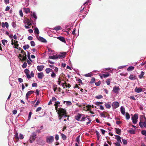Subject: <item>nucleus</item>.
Masks as SVG:
<instances>
[{
  "mask_svg": "<svg viewBox=\"0 0 146 146\" xmlns=\"http://www.w3.org/2000/svg\"><path fill=\"white\" fill-rule=\"evenodd\" d=\"M12 25L13 28L15 27L16 26V22L14 21L12 22Z\"/></svg>",
  "mask_w": 146,
  "mask_h": 146,
  "instance_id": "nucleus-52",
  "label": "nucleus"
},
{
  "mask_svg": "<svg viewBox=\"0 0 146 146\" xmlns=\"http://www.w3.org/2000/svg\"><path fill=\"white\" fill-rule=\"evenodd\" d=\"M38 77L39 79H42L44 76V74L42 72L38 73Z\"/></svg>",
  "mask_w": 146,
  "mask_h": 146,
  "instance_id": "nucleus-17",
  "label": "nucleus"
},
{
  "mask_svg": "<svg viewBox=\"0 0 146 146\" xmlns=\"http://www.w3.org/2000/svg\"><path fill=\"white\" fill-rule=\"evenodd\" d=\"M45 71L47 74H49L50 72L49 68H46L45 70Z\"/></svg>",
  "mask_w": 146,
  "mask_h": 146,
  "instance_id": "nucleus-62",
  "label": "nucleus"
},
{
  "mask_svg": "<svg viewBox=\"0 0 146 146\" xmlns=\"http://www.w3.org/2000/svg\"><path fill=\"white\" fill-rule=\"evenodd\" d=\"M129 78L131 80H135L136 79V76L131 74L129 76Z\"/></svg>",
  "mask_w": 146,
  "mask_h": 146,
  "instance_id": "nucleus-23",
  "label": "nucleus"
},
{
  "mask_svg": "<svg viewBox=\"0 0 146 146\" xmlns=\"http://www.w3.org/2000/svg\"><path fill=\"white\" fill-rule=\"evenodd\" d=\"M40 103V102L39 100H38L36 102L35 105V107H36L37 106H38Z\"/></svg>",
  "mask_w": 146,
  "mask_h": 146,
  "instance_id": "nucleus-60",
  "label": "nucleus"
},
{
  "mask_svg": "<svg viewBox=\"0 0 146 146\" xmlns=\"http://www.w3.org/2000/svg\"><path fill=\"white\" fill-rule=\"evenodd\" d=\"M54 140V137L52 136H47L46 138V142L49 144L52 143L53 142Z\"/></svg>",
  "mask_w": 146,
  "mask_h": 146,
  "instance_id": "nucleus-2",
  "label": "nucleus"
},
{
  "mask_svg": "<svg viewBox=\"0 0 146 146\" xmlns=\"http://www.w3.org/2000/svg\"><path fill=\"white\" fill-rule=\"evenodd\" d=\"M115 130L116 133L118 135H120L121 134V130L117 128H115Z\"/></svg>",
  "mask_w": 146,
  "mask_h": 146,
  "instance_id": "nucleus-22",
  "label": "nucleus"
},
{
  "mask_svg": "<svg viewBox=\"0 0 146 146\" xmlns=\"http://www.w3.org/2000/svg\"><path fill=\"white\" fill-rule=\"evenodd\" d=\"M129 132L130 133L133 134L135 133V131L134 130L132 129H131L129 130Z\"/></svg>",
  "mask_w": 146,
  "mask_h": 146,
  "instance_id": "nucleus-38",
  "label": "nucleus"
},
{
  "mask_svg": "<svg viewBox=\"0 0 146 146\" xmlns=\"http://www.w3.org/2000/svg\"><path fill=\"white\" fill-rule=\"evenodd\" d=\"M119 142H117L116 143H113V144L116 146H121Z\"/></svg>",
  "mask_w": 146,
  "mask_h": 146,
  "instance_id": "nucleus-39",
  "label": "nucleus"
},
{
  "mask_svg": "<svg viewBox=\"0 0 146 146\" xmlns=\"http://www.w3.org/2000/svg\"><path fill=\"white\" fill-rule=\"evenodd\" d=\"M100 115L102 117H106V116L105 114L103 113H100Z\"/></svg>",
  "mask_w": 146,
  "mask_h": 146,
  "instance_id": "nucleus-58",
  "label": "nucleus"
},
{
  "mask_svg": "<svg viewBox=\"0 0 146 146\" xmlns=\"http://www.w3.org/2000/svg\"><path fill=\"white\" fill-rule=\"evenodd\" d=\"M31 115L32 112L31 111H30L29 113L28 120H29L30 119Z\"/></svg>",
  "mask_w": 146,
  "mask_h": 146,
  "instance_id": "nucleus-54",
  "label": "nucleus"
},
{
  "mask_svg": "<svg viewBox=\"0 0 146 146\" xmlns=\"http://www.w3.org/2000/svg\"><path fill=\"white\" fill-rule=\"evenodd\" d=\"M61 29V28L60 26H57L55 27L54 29L56 31H58Z\"/></svg>",
  "mask_w": 146,
  "mask_h": 146,
  "instance_id": "nucleus-32",
  "label": "nucleus"
},
{
  "mask_svg": "<svg viewBox=\"0 0 146 146\" xmlns=\"http://www.w3.org/2000/svg\"><path fill=\"white\" fill-rule=\"evenodd\" d=\"M110 74L109 73L104 74L102 75H100L101 78L102 79L103 77L104 78L107 77L109 76Z\"/></svg>",
  "mask_w": 146,
  "mask_h": 146,
  "instance_id": "nucleus-20",
  "label": "nucleus"
},
{
  "mask_svg": "<svg viewBox=\"0 0 146 146\" xmlns=\"http://www.w3.org/2000/svg\"><path fill=\"white\" fill-rule=\"evenodd\" d=\"M144 72L143 71H142L141 73V74L139 75V78L141 79L143 77L144 75Z\"/></svg>",
  "mask_w": 146,
  "mask_h": 146,
  "instance_id": "nucleus-31",
  "label": "nucleus"
},
{
  "mask_svg": "<svg viewBox=\"0 0 146 146\" xmlns=\"http://www.w3.org/2000/svg\"><path fill=\"white\" fill-rule=\"evenodd\" d=\"M119 86H114L113 88V91L115 93L118 92L119 90Z\"/></svg>",
  "mask_w": 146,
  "mask_h": 146,
  "instance_id": "nucleus-11",
  "label": "nucleus"
},
{
  "mask_svg": "<svg viewBox=\"0 0 146 146\" xmlns=\"http://www.w3.org/2000/svg\"><path fill=\"white\" fill-rule=\"evenodd\" d=\"M126 118L127 119H129L130 118V115L129 113L127 112L125 114Z\"/></svg>",
  "mask_w": 146,
  "mask_h": 146,
  "instance_id": "nucleus-35",
  "label": "nucleus"
},
{
  "mask_svg": "<svg viewBox=\"0 0 146 146\" xmlns=\"http://www.w3.org/2000/svg\"><path fill=\"white\" fill-rule=\"evenodd\" d=\"M134 67L133 66H129L127 69L128 71H131L134 69Z\"/></svg>",
  "mask_w": 146,
  "mask_h": 146,
  "instance_id": "nucleus-26",
  "label": "nucleus"
},
{
  "mask_svg": "<svg viewBox=\"0 0 146 146\" xmlns=\"http://www.w3.org/2000/svg\"><path fill=\"white\" fill-rule=\"evenodd\" d=\"M25 21L26 23L27 24V25L28 26H31L32 25L31 23L30 20L28 18H26L25 19Z\"/></svg>",
  "mask_w": 146,
  "mask_h": 146,
  "instance_id": "nucleus-19",
  "label": "nucleus"
},
{
  "mask_svg": "<svg viewBox=\"0 0 146 146\" xmlns=\"http://www.w3.org/2000/svg\"><path fill=\"white\" fill-rule=\"evenodd\" d=\"M115 136L116 137L115 139L117 140V142H120L121 143V138L120 136L119 135H115Z\"/></svg>",
  "mask_w": 146,
  "mask_h": 146,
  "instance_id": "nucleus-24",
  "label": "nucleus"
},
{
  "mask_svg": "<svg viewBox=\"0 0 146 146\" xmlns=\"http://www.w3.org/2000/svg\"><path fill=\"white\" fill-rule=\"evenodd\" d=\"M139 125L141 128L143 127L146 128V118H145L144 121H142L141 120L139 123Z\"/></svg>",
  "mask_w": 146,
  "mask_h": 146,
  "instance_id": "nucleus-4",
  "label": "nucleus"
},
{
  "mask_svg": "<svg viewBox=\"0 0 146 146\" xmlns=\"http://www.w3.org/2000/svg\"><path fill=\"white\" fill-rule=\"evenodd\" d=\"M122 142L124 144H126L127 143V141L125 139H122Z\"/></svg>",
  "mask_w": 146,
  "mask_h": 146,
  "instance_id": "nucleus-59",
  "label": "nucleus"
},
{
  "mask_svg": "<svg viewBox=\"0 0 146 146\" xmlns=\"http://www.w3.org/2000/svg\"><path fill=\"white\" fill-rule=\"evenodd\" d=\"M51 76L52 78H54L56 76V74L54 73L53 72H52V74L51 75Z\"/></svg>",
  "mask_w": 146,
  "mask_h": 146,
  "instance_id": "nucleus-51",
  "label": "nucleus"
},
{
  "mask_svg": "<svg viewBox=\"0 0 146 146\" xmlns=\"http://www.w3.org/2000/svg\"><path fill=\"white\" fill-rule=\"evenodd\" d=\"M23 10H24L25 13H28L30 12V9L29 8H24Z\"/></svg>",
  "mask_w": 146,
  "mask_h": 146,
  "instance_id": "nucleus-29",
  "label": "nucleus"
},
{
  "mask_svg": "<svg viewBox=\"0 0 146 146\" xmlns=\"http://www.w3.org/2000/svg\"><path fill=\"white\" fill-rule=\"evenodd\" d=\"M29 70L28 69H27L24 70V72L26 74L27 78L29 79L31 78V76L29 74Z\"/></svg>",
  "mask_w": 146,
  "mask_h": 146,
  "instance_id": "nucleus-7",
  "label": "nucleus"
},
{
  "mask_svg": "<svg viewBox=\"0 0 146 146\" xmlns=\"http://www.w3.org/2000/svg\"><path fill=\"white\" fill-rule=\"evenodd\" d=\"M66 52H64L63 53L61 54V55H57V58H64L65 57Z\"/></svg>",
  "mask_w": 146,
  "mask_h": 146,
  "instance_id": "nucleus-18",
  "label": "nucleus"
},
{
  "mask_svg": "<svg viewBox=\"0 0 146 146\" xmlns=\"http://www.w3.org/2000/svg\"><path fill=\"white\" fill-rule=\"evenodd\" d=\"M60 133L62 139L64 140H66V136L62 133Z\"/></svg>",
  "mask_w": 146,
  "mask_h": 146,
  "instance_id": "nucleus-28",
  "label": "nucleus"
},
{
  "mask_svg": "<svg viewBox=\"0 0 146 146\" xmlns=\"http://www.w3.org/2000/svg\"><path fill=\"white\" fill-rule=\"evenodd\" d=\"M27 66V64L26 62H25L22 65V67L23 68H26V67Z\"/></svg>",
  "mask_w": 146,
  "mask_h": 146,
  "instance_id": "nucleus-37",
  "label": "nucleus"
},
{
  "mask_svg": "<svg viewBox=\"0 0 146 146\" xmlns=\"http://www.w3.org/2000/svg\"><path fill=\"white\" fill-rule=\"evenodd\" d=\"M7 40H2V44L4 45H5V42H6V43L7 42Z\"/></svg>",
  "mask_w": 146,
  "mask_h": 146,
  "instance_id": "nucleus-50",
  "label": "nucleus"
},
{
  "mask_svg": "<svg viewBox=\"0 0 146 146\" xmlns=\"http://www.w3.org/2000/svg\"><path fill=\"white\" fill-rule=\"evenodd\" d=\"M105 106L106 108L108 109H110L111 108V106L108 104H105Z\"/></svg>",
  "mask_w": 146,
  "mask_h": 146,
  "instance_id": "nucleus-44",
  "label": "nucleus"
},
{
  "mask_svg": "<svg viewBox=\"0 0 146 146\" xmlns=\"http://www.w3.org/2000/svg\"><path fill=\"white\" fill-rule=\"evenodd\" d=\"M37 38L38 40L40 41L41 42H47L46 40L45 39L43 38L41 36H39L38 37H37Z\"/></svg>",
  "mask_w": 146,
  "mask_h": 146,
  "instance_id": "nucleus-10",
  "label": "nucleus"
},
{
  "mask_svg": "<svg viewBox=\"0 0 146 146\" xmlns=\"http://www.w3.org/2000/svg\"><path fill=\"white\" fill-rule=\"evenodd\" d=\"M33 17L35 19H36L37 18V17L36 16L35 13L33 12Z\"/></svg>",
  "mask_w": 146,
  "mask_h": 146,
  "instance_id": "nucleus-53",
  "label": "nucleus"
},
{
  "mask_svg": "<svg viewBox=\"0 0 146 146\" xmlns=\"http://www.w3.org/2000/svg\"><path fill=\"white\" fill-rule=\"evenodd\" d=\"M23 48L24 50H26L27 48H28L29 47V45L27 44L26 45L23 46Z\"/></svg>",
  "mask_w": 146,
  "mask_h": 146,
  "instance_id": "nucleus-41",
  "label": "nucleus"
},
{
  "mask_svg": "<svg viewBox=\"0 0 146 146\" xmlns=\"http://www.w3.org/2000/svg\"><path fill=\"white\" fill-rule=\"evenodd\" d=\"M55 138L56 140H58L59 139V136L58 135L56 134L55 135Z\"/></svg>",
  "mask_w": 146,
  "mask_h": 146,
  "instance_id": "nucleus-64",
  "label": "nucleus"
},
{
  "mask_svg": "<svg viewBox=\"0 0 146 146\" xmlns=\"http://www.w3.org/2000/svg\"><path fill=\"white\" fill-rule=\"evenodd\" d=\"M49 58L53 59H57V56H49Z\"/></svg>",
  "mask_w": 146,
  "mask_h": 146,
  "instance_id": "nucleus-30",
  "label": "nucleus"
},
{
  "mask_svg": "<svg viewBox=\"0 0 146 146\" xmlns=\"http://www.w3.org/2000/svg\"><path fill=\"white\" fill-rule=\"evenodd\" d=\"M103 98V96L102 95H99L96 97V98L97 99H100Z\"/></svg>",
  "mask_w": 146,
  "mask_h": 146,
  "instance_id": "nucleus-43",
  "label": "nucleus"
},
{
  "mask_svg": "<svg viewBox=\"0 0 146 146\" xmlns=\"http://www.w3.org/2000/svg\"><path fill=\"white\" fill-rule=\"evenodd\" d=\"M138 118V114L137 113L135 114L132 117L133 122L134 124H136Z\"/></svg>",
  "mask_w": 146,
  "mask_h": 146,
  "instance_id": "nucleus-3",
  "label": "nucleus"
},
{
  "mask_svg": "<svg viewBox=\"0 0 146 146\" xmlns=\"http://www.w3.org/2000/svg\"><path fill=\"white\" fill-rule=\"evenodd\" d=\"M19 139H23L24 138V136L22 134L20 133L19 136Z\"/></svg>",
  "mask_w": 146,
  "mask_h": 146,
  "instance_id": "nucleus-45",
  "label": "nucleus"
},
{
  "mask_svg": "<svg viewBox=\"0 0 146 146\" xmlns=\"http://www.w3.org/2000/svg\"><path fill=\"white\" fill-rule=\"evenodd\" d=\"M96 135L97 136V139H98V140L100 138V135L99 132L97 131H96Z\"/></svg>",
  "mask_w": 146,
  "mask_h": 146,
  "instance_id": "nucleus-34",
  "label": "nucleus"
},
{
  "mask_svg": "<svg viewBox=\"0 0 146 146\" xmlns=\"http://www.w3.org/2000/svg\"><path fill=\"white\" fill-rule=\"evenodd\" d=\"M23 56V58H20V60L21 61H25L27 59V55L26 52H25V53H22Z\"/></svg>",
  "mask_w": 146,
  "mask_h": 146,
  "instance_id": "nucleus-16",
  "label": "nucleus"
},
{
  "mask_svg": "<svg viewBox=\"0 0 146 146\" xmlns=\"http://www.w3.org/2000/svg\"><path fill=\"white\" fill-rule=\"evenodd\" d=\"M57 113L59 119L61 120L63 117H67V119L68 120L69 116L67 115L66 110L62 108H59Z\"/></svg>",
  "mask_w": 146,
  "mask_h": 146,
  "instance_id": "nucleus-1",
  "label": "nucleus"
},
{
  "mask_svg": "<svg viewBox=\"0 0 146 146\" xmlns=\"http://www.w3.org/2000/svg\"><path fill=\"white\" fill-rule=\"evenodd\" d=\"M66 102V104L68 105H70L72 104V103L71 102L68 101H64V103H65Z\"/></svg>",
  "mask_w": 146,
  "mask_h": 146,
  "instance_id": "nucleus-49",
  "label": "nucleus"
},
{
  "mask_svg": "<svg viewBox=\"0 0 146 146\" xmlns=\"http://www.w3.org/2000/svg\"><path fill=\"white\" fill-rule=\"evenodd\" d=\"M31 44L32 46H34L35 45V42L33 41H32L31 42Z\"/></svg>",
  "mask_w": 146,
  "mask_h": 146,
  "instance_id": "nucleus-48",
  "label": "nucleus"
},
{
  "mask_svg": "<svg viewBox=\"0 0 146 146\" xmlns=\"http://www.w3.org/2000/svg\"><path fill=\"white\" fill-rule=\"evenodd\" d=\"M34 92L33 91L30 90L26 94V100H28L29 98V97L30 95L31 94H33Z\"/></svg>",
  "mask_w": 146,
  "mask_h": 146,
  "instance_id": "nucleus-8",
  "label": "nucleus"
},
{
  "mask_svg": "<svg viewBox=\"0 0 146 146\" xmlns=\"http://www.w3.org/2000/svg\"><path fill=\"white\" fill-rule=\"evenodd\" d=\"M121 110V113L123 114V115H124L125 114V108H123V107H122L121 106V107L120 108Z\"/></svg>",
  "mask_w": 146,
  "mask_h": 146,
  "instance_id": "nucleus-25",
  "label": "nucleus"
},
{
  "mask_svg": "<svg viewBox=\"0 0 146 146\" xmlns=\"http://www.w3.org/2000/svg\"><path fill=\"white\" fill-rule=\"evenodd\" d=\"M84 76L88 77H91V73H89L88 74H86L84 75Z\"/></svg>",
  "mask_w": 146,
  "mask_h": 146,
  "instance_id": "nucleus-42",
  "label": "nucleus"
},
{
  "mask_svg": "<svg viewBox=\"0 0 146 146\" xmlns=\"http://www.w3.org/2000/svg\"><path fill=\"white\" fill-rule=\"evenodd\" d=\"M57 38L60 40V41H61L62 42H64L65 43H66V41L65 39L64 38L63 36H58L57 37Z\"/></svg>",
  "mask_w": 146,
  "mask_h": 146,
  "instance_id": "nucleus-15",
  "label": "nucleus"
},
{
  "mask_svg": "<svg viewBox=\"0 0 146 146\" xmlns=\"http://www.w3.org/2000/svg\"><path fill=\"white\" fill-rule=\"evenodd\" d=\"M142 89L140 87L138 88L137 87H136L135 89V92L137 93H140L142 92Z\"/></svg>",
  "mask_w": 146,
  "mask_h": 146,
  "instance_id": "nucleus-14",
  "label": "nucleus"
},
{
  "mask_svg": "<svg viewBox=\"0 0 146 146\" xmlns=\"http://www.w3.org/2000/svg\"><path fill=\"white\" fill-rule=\"evenodd\" d=\"M91 106L90 105H87L85 107H84V110L85 111H89L91 113Z\"/></svg>",
  "mask_w": 146,
  "mask_h": 146,
  "instance_id": "nucleus-6",
  "label": "nucleus"
},
{
  "mask_svg": "<svg viewBox=\"0 0 146 146\" xmlns=\"http://www.w3.org/2000/svg\"><path fill=\"white\" fill-rule=\"evenodd\" d=\"M141 133L143 135L146 136V131L145 130H142L141 131Z\"/></svg>",
  "mask_w": 146,
  "mask_h": 146,
  "instance_id": "nucleus-55",
  "label": "nucleus"
},
{
  "mask_svg": "<svg viewBox=\"0 0 146 146\" xmlns=\"http://www.w3.org/2000/svg\"><path fill=\"white\" fill-rule=\"evenodd\" d=\"M60 104V102L57 101L55 102V104H54V106L57 105V106H59Z\"/></svg>",
  "mask_w": 146,
  "mask_h": 146,
  "instance_id": "nucleus-57",
  "label": "nucleus"
},
{
  "mask_svg": "<svg viewBox=\"0 0 146 146\" xmlns=\"http://www.w3.org/2000/svg\"><path fill=\"white\" fill-rule=\"evenodd\" d=\"M35 33L38 35L39 34V30L37 28L35 27L34 31Z\"/></svg>",
  "mask_w": 146,
  "mask_h": 146,
  "instance_id": "nucleus-33",
  "label": "nucleus"
},
{
  "mask_svg": "<svg viewBox=\"0 0 146 146\" xmlns=\"http://www.w3.org/2000/svg\"><path fill=\"white\" fill-rule=\"evenodd\" d=\"M76 141L78 143V144H80V136H78L77 137L76 139Z\"/></svg>",
  "mask_w": 146,
  "mask_h": 146,
  "instance_id": "nucleus-36",
  "label": "nucleus"
},
{
  "mask_svg": "<svg viewBox=\"0 0 146 146\" xmlns=\"http://www.w3.org/2000/svg\"><path fill=\"white\" fill-rule=\"evenodd\" d=\"M111 79H108L106 81V82L108 85H109L110 84L111 82Z\"/></svg>",
  "mask_w": 146,
  "mask_h": 146,
  "instance_id": "nucleus-40",
  "label": "nucleus"
},
{
  "mask_svg": "<svg viewBox=\"0 0 146 146\" xmlns=\"http://www.w3.org/2000/svg\"><path fill=\"white\" fill-rule=\"evenodd\" d=\"M14 138L17 140V141L19 140V138L18 136V133L17 132L16 133Z\"/></svg>",
  "mask_w": 146,
  "mask_h": 146,
  "instance_id": "nucleus-27",
  "label": "nucleus"
},
{
  "mask_svg": "<svg viewBox=\"0 0 146 146\" xmlns=\"http://www.w3.org/2000/svg\"><path fill=\"white\" fill-rule=\"evenodd\" d=\"M88 119L89 120V121L88 122H86V124L88 125L91 122V120L89 119L88 117H82L81 119L80 120L81 121H85V120H87Z\"/></svg>",
  "mask_w": 146,
  "mask_h": 146,
  "instance_id": "nucleus-9",
  "label": "nucleus"
},
{
  "mask_svg": "<svg viewBox=\"0 0 146 146\" xmlns=\"http://www.w3.org/2000/svg\"><path fill=\"white\" fill-rule=\"evenodd\" d=\"M96 104L97 106H99L100 104H103V102H97L96 103Z\"/></svg>",
  "mask_w": 146,
  "mask_h": 146,
  "instance_id": "nucleus-46",
  "label": "nucleus"
},
{
  "mask_svg": "<svg viewBox=\"0 0 146 146\" xmlns=\"http://www.w3.org/2000/svg\"><path fill=\"white\" fill-rule=\"evenodd\" d=\"M42 109V108L41 107H38L37 108L36 110V112H38L40 111Z\"/></svg>",
  "mask_w": 146,
  "mask_h": 146,
  "instance_id": "nucleus-61",
  "label": "nucleus"
},
{
  "mask_svg": "<svg viewBox=\"0 0 146 146\" xmlns=\"http://www.w3.org/2000/svg\"><path fill=\"white\" fill-rule=\"evenodd\" d=\"M36 136V134L35 133H34L32 135H31L30 137V139H29V142L31 143H32L35 140Z\"/></svg>",
  "mask_w": 146,
  "mask_h": 146,
  "instance_id": "nucleus-5",
  "label": "nucleus"
},
{
  "mask_svg": "<svg viewBox=\"0 0 146 146\" xmlns=\"http://www.w3.org/2000/svg\"><path fill=\"white\" fill-rule=\"evenodd\" d=\"M119 106V104L117 102H115L113 103L112 104L113 107L115 109H116Z\"/></svg>",
  "mask_w": 146,
  "mask_h": 146,
  "instance_id": "nucleus-12",
  "label": "nucleus"
},
{
  "mask_svg": "<svg viewBox=\"0 0 146 146\" xmlns=\"http://www.w3.org/2000/svg\"><path fill=\"white\" fill-rule=\"evenodd\" d=\"M82 116V115L80 113H78L77 115L75 117V119L78 121L80 120V118Z\"/></svg>",
  "mask_w": 146,
  "mask_h": 146,
  "instance_id": "nucleus-21",
  "label": "nucleus"
},
{
  "mask_svg": "<svg viewBox=\"0 0 146 146\" xmlns=\"http://www.w3.org/2000/svg\"><path fill=\"white\" fill-rule=\"evenodd\" d=\"M44 67V65L38 66L37 67V69L38 71L40 72L42 70Z\"/></svg>",
  "mask_w": 146,
  "mask_h": 146,
  "instance_id": "nucleus-13",
  "label": "nucleus"
},
{
  "mask_svg": "<svg viewBox=\"0 0 146 146\" xmlns=\"http://www.w3.org/2000/svg\"><path fill=\"white\" fill-rule=\"evenodd\" d=\"M30 54L29 52H28L27 53V57L29 60L32 61V60L30 58Z\"/></svg>",
  "mask_w": 146,
  "mask_h": 146,
  "instance_id": "nucleus-47",
  "label": "nucleus"
},
{
  "mask_svg": "<svg viewBox=\"0 0 146 146\" xmlns=\"http://www.w3.org/2000/svg\"><path fill=\"white\" fill-rule=\"evenodd\" d=\"M101 84V82L100 81H99L98 82L95 83V85L97 86H99Z\"/></svg>",
  "mask_w": 146,
  "mask_h": 146,
  "instance_id": "nucleus-56",
  "label": "nucleus"
},
{
  "mask_svg": "<svg viewBox=\"0 0 146 146\" xmlns=\"http://www.w3.org/2000/svg\"><path fill=\"white\" fill-rule=\"evenodd\" d=\"M19 13L21 17H23V14L22 13V10H20L19 11Z\"/></svg>",
  "mask_w": 146,
  "mask_h": 146,
  "instance_id": "nucleus-63",
  "label": "nucleus"
}]
</instances>
